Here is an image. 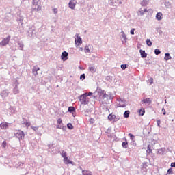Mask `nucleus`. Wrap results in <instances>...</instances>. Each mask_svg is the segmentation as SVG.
Instances as JSON below:
<instances>
[{"label": "nucleus", "mask_w": 175, "mask_h": 175, "mask_svg": "<svg viewBox=\"0 0 175 175\" xmlns=\"http://www.w3.org/2000/svg\"><path fill=\"white\" fill-rule=\"evenodd\" d=\"M33 12H39L42 10V6H40V0H33Z\"/></svg>", "instance_id": "1"}, {"label": "nucleus", "mask_w": 175, "mask_h": 175, "mask_svg": "<svg viewBox=\"0 0 175 175\" xmlns=\"http://www.w3.org/2000/svg\"><path fill=\"white\" fill-rule=\"evenodd\" d=\"M79 101L82 105H88V98H87V93L81 95L79 97Z\"/></svg>", "instance_id": "2"}, {"label": "nucleus", "mask_w": 175, "mask_h": 175, "mask_svg": "<svg viewBox=\"0 0 175 175\" xmlns=\"http://www.w3.org/2000/svg\"><path fill=\"white\" fill-rule=\"evenodd\" d=\"M100 98L103 99L104 100H109V99H113V97L111 96V93L106 94L105 92H102L100 94Z\"/></svg>", "instance_id": "3"}, {"label": "nucleus", "mask_w": 175, "mask_h": 175, "mask_svg": "<svg viewBox=\"0 0 175 175\" xmlns=\"http://www.w3.org/2000/svg\"><path fill=\"white\" fill-rule=\"evenodd\" d=\"M15 136L18 139L19 142H21V140H24V137H25V133H24V131L18 130L15 133Z\"/></svg>", "instance_id": "4"}, {"label": "nucleus", "mask_w": 175, "mask_h": 175, "mask_svg": "<svg viewBox=\"0 0 175 175\" xmlns=\"http://www.w3.org/2000/svg\"><path fill=\"white\" fill-rule=\"evenodd\" d=\"M29 33L31 38H35V36L39 35V33L36 31V28L35 27H31V28L29 29Z\"/></svg>", "instance_id": "5"}, {"label": "nucleus", "mask_w": 175, "mask_h": 175, "mask_svg": "<svg viewBox=\"0 0 175 175\" xmlns=\"http://www.w3.org/2000/svg\"><path fill=\"white\" fill-rule=\"evenodd\" d=\"M9 42H10V36L3 38V40L0 42V44H1V47H5V46L9 44Z\"/></svg>", "instance_id": "6"}, {"label": "nucleus", "mask_w": 175, "mask_h": 175, "mask_svg": "<svg viewBox=\"0 0 175 175\" xmlns=\"http://www.w3.org/2000/svg\"><path fill=\"white\" fill-rule=\"evenodd\" d=\"M75 44L77 46H80V44H83V40L79 36V33L75 34Z\"/></svg>", "instance_id": "7"}, {"label": "nucleus", "mask_w": 175, "mask_h": 175, "mask_svg": "<svg viewBox=\"0 0 175 175\" xmlns=\"http://www.w3.org/2000/svg\"><path fill=\"white\" fill-rule=\"evenodd\" d=\"M120 36L122 38V44H125V43H126V41L128 40V38H126V34H125V32H124V31L122 30L120 33Z\"/></svg>", "instance_id": "8"}, {"label": "nucleus", "mask_w": 175, "mask_h": 175, "mask_svg": "<svg viewBox=\"0 0 175 175\" xmlns=\"http://www.w3.org/2000/svg\"><path fill=\"white\" fill-rule=\"evenodd\" d=\"M118 107H125L126 106V100L124 98L118 100Z\"/></svg>", "instance_id": "9"}, {"label": "nucleus", "mask_w": 175, "mask_h": 175, "mask_svg": "<svg viewBox=\"0 0 175 175\" xmlns=\"http://www.w3.org/2000/svg\"><path fill=\"white\" fill-rule=\"evenodd\" d=\"M63 162L65 165H75V163L68 158V156L63 159Z\"/></svg>", "instance_id": "10"}, {"label": "nucleus", "mask_w": 175, "mask_h": 175, "mask_svg": "<svg viewBox=\"0 0 175 175\" xmlns=\"http://www.w3.org/2000/svg\"><path fill=\"white\" fill-rule=\"evenodd\" d=\"M77 3V1L76 0H71L69 3L68 6L70 9H75L76 8V4Z\"/></svg>", "instance_id": "11"}, {"label": "nucleus", "mask_w": 175, "mask_h": 175, "mask_svg": "<svg viewBox=\"0 0 175 175\" xmlns=\"http://www.w3.org/2000/svg\"><path fill=\"white\" fill-rule=\"evenodd\" d=\"M108 120L109 121H118L120 118H116V115H113L112 113H111L108 116Z\"/></svg>", "instance_id": "12"}, {"label": "nucleus", "mask_w": 175, "mask_h": 175, "mask_svg": "<svg viewBox=\"0 0 175 175\" xmlns=\"http://www.w3.org/2000/svg\"><path fill=\"white\" fill-rule=\"evenodd\" d=\"M18 81H16L15 87L13 89V92L14 95H16V94H18L20 92V90H18Z\"/></svg>", "instance_id": "13"}, {"label": "nucleus", "mask_w": 175, "mask_h": 175, "mask_svg": "<svg viewBox=\"0 0 175 175\" xmlns=\"http://www.w3.org/2000/svg\"><path fill=\"white\" fill-rule=\"evenodd\" d=\"M68 53L66 51L62 53L61 59L62 61H68Z\"/></svg>", "instance_id": "14"}, {"label": "nucleus", "mask_w": 175, "mask_h": 175, "mask_svg": "<svg viewBox=\"0 0 175 175\" xmlns=\"http://www.w3.org/2000/svg\"><path fill=\"white\" fill-rule=\"evenodd\" d=\"M63 125L64 124H62V119L59 118L57 120V129H63L64 128Z\"/></svg>", "instance_id": "15"}, {"label": "nucleus", "mask_w": 175, "mask_h": 175, "mask_svg": "<svg viewBox=\"0 0 175 175\" xmlns=\"http://www.w3.org/2000/svg\"><path fill=\"white\" fill-rule=\"evenodd\" d=\"M40 70V68L38 66H34L32 69V73L34 76L38 75V71Z\"/></svg>", "instance_id": "16"}, {"label": "nucleus", "mask_w": 175, "mask_h": 175, "mask_svg": "<svg viewBox=\"0 0 175 175\" xmlns=\"http://www.w3.org/2000/svg\"><path fill=\"white\" fill-rule=\"evenodd\" d=\"M1 129H8L9 128V123L4 122L0 124Z\"/></svg>", "instance_id": "17"}, {"label": "nucleus", "mask_w": 175, "mask_h": 175, "mask_svg": "<svg viewBox=\"0 0 175 175\" xmlns=\"http://www.w3.org/2000/svg\"><path fill=\"white\" fill-rule=\"evenodd\" d=\"M148 10L146 8H144V10H142V8H140L137 12L138 16H144V13L147 12Z\"/></svg>", "instance_id": "18"}, {"label": "nucleus", "mask_w": 175, "mask_h": 175, "mask_svg": "<svg viewBox=\"0 0 175 175\" xmlns=\"http://www.w3.org/2000/svg\"><path fill=\"white\" fill-rule=\"evenodd\" d=\"M108 3L110 6H117L118 5L117 0H109Z\"/></svg>", "instance_id": "19"}, {"label": "nucleus", "mask_w": 175, "mask_h": 175, "mask_svg": "<svg viewBox=\"0 0 175 175\" xmlns=\"http://www.w3.org/2000/svg\"><path fill=\"white\" fill-rule=\"evenodd\" d=\"M1 96L3 98H6V96H9V90H3V92H1Z\"/></svg>", "instance_id": "20"}, {"label": "nucleus", "mask_w": 175, "mask_h": 175, "mask_svg": "<svg viewBox=\"0 0 175 175\" xmlns=\"http://www.w3.org/2000/svg\"><path fill=\"white\" fill-rule=\"evenodd\" d=\"M139 53L142 58H147V53H146V51L141 49L139 50Z\"/></svg>", "instance_id": "21"}, {"label": "nucleus", "mask_w": 175, "mask_h": 175, "mask_svg": "<svg viewBox=\"0 0 175 175\" xmlns=\"http://www.w3.org/2000/svg\"><path fill=\"white\" fill-rule=\"evenodd\" d=\"M88 70L90 71L91 73H95V72H96V68H95V66H90Z\"/></svg>", "instance_id": "22"}, {"label": "nucleus", "mask_w": 175, "mask_h": 175, "mask_svg": "<svg viewBox=\"0 0 175 175\" xmlns=\"http://www.w3.org/2000/svg\"><path fill=\"white\" fill-rule=\"evenodd\" d=\"M18 50H24V44L20 41L18 42Z\"/></svg>", "instance_id": "23"}, {"label": "nucleus", "mask_w": 175, "mask_h": 175, "mask_svg": "<svg viewBox=\"0 0 175 175\" xmlns=\"http://www.w3.org/2000/svg\"><path fill=\"white\" fill-rule=\"evenodd\" d=\"M164 59L165 61H169V59H172V56H170V53H165Z\"/></svg>", "instance_id": "24"}, {"label": "nucleus", "mask_w": 175, "mask_h": 175, "mask_svg": "<svg viewBox=\"0 0 175 175\" xmlns=\"http://www.w3.org/2000/svg\"><path fill=\"white\" fill-rule=\"evenodd\" d=\"M156 18L158 21H161L162 20V12H158L156 15Z\"/></svg>", "instance_id": "25"}, {"label": "nucleus", "mask_w": 175, "mask_h": 175, "mask_svg": "<svg viewBox=\"0 0 175 175\" xmlns=\"http://www.w3.org/2000/svg\"><path fill=\"white\" fill-rule=\"evenodd\" d=\"M82 175H92V172L88 170H82Z\"/></svg>", "instance_id": "26"}, {"label": "nucleus", "mask_w": 175, "mask_h": 175, "mask_svg": "<svg viewBox=\"0 0 175 175\" xmlns=\"http://www.w3.org/2000/svg\"><path fill=\"white\" fill-rule=\"evenodd\" d=\"M68 111L69 113H75L76 112V109H75L74 107H69L68 109Z\"/></svg>", "instance_id": "27"}, {"label": "nucleus", "mask_w": 175, "mask_h": 175, "mask_svg": "<svg viewBox=\"0 0 175 175\" xmlns=\"http://www.w3.org/2000/svg\"><path fill=\"white\" fill-rule=\"evenodd\" d=\"M22 125H24L25 126H29L31 125V123H29L28 121L24 120L22 122Z\"/></svg>", "instance_id": "28"}, {"label": "nucleus", "mask_w": 175, "mask_h": 175, "mask_svg": "<svg viewBox=\"0 0 175 175\" xmlns=\"http://www.w3.org/2000/svg\"><path fill=\"white\" fill-rule=\"evenodd\" d=\"M60 155L62 157L63 159L68 157V154H66V152H65V150H62L60 152Z\"/></svg>", "instance_id": "29"}, {"label": "nucleus", "mask_w": 175, "mask_h": 175, "mask_svg": "<svg viewBox=\"0 0 175 175\" xmlns=\"http://www.w3.org/2000/svg\"><path fill=\"white\" fill-rule=\"evenodd\" d=\"M143 103H148V105H150L151 103V100L150 99V98H146L143 100Z\"/></svg>", "instance_id": "30"}, {"label": "nucleus", "mask_w": 175, "mask_h": 175, "mask_svg": "<svg viewBox=\"0 0 175 175\" xmlns=\"http://www.w3.org/2000/svg\"><path fill=\"white\" fill-rule=\"evenodd\" d=\"M122 147H123V148H128V141H125V142H123L122 143Z\"/></svg>", "instance_id": "31"}, {"label": "nucleus", "mask_w": 175, "mask_h": 175, "mask_svg": "<svg viewBox=\"0 0 175 175\" xmlns=\"http://www.w3.org/2000/svg\"><path fill=\"white\" fill-rule=\"evenodd\" d=\"M84 52L85 53H91V50H90V46L88 45H86L84 48Z\"/></svg>", "instance_id": "32"}, {"label": "nucleus", "mask_w": 175, "mask_h": 175, "mask_svg": "<svg viewBox=\"0 0 175 175\" xmlns=\"http://www.w3.org/2000/svg\"><path fill=\"white\" fill-rule=\"evenodd\" d=\"M141 5H142V6H147V5H148V0H143L141 2Z\"/></svg>", "instance_id": "33"}, {"label": "nucleus", "mask_w": 175, "mask_h": 175, "mask_svg": "<svg viewBox=\"0 0 175 175\" xmlns=\"http://www.w3.org/2000/svg\"><path fill=\"white\" fill-rule=\"evenodd\" d=\"M10 111L11 114H15L16 108H14V107H10Z\"/></svg>", "instance_id": "34"}, {"label": "nucleus", "mask_w": 175, "mask_h": 175, "mask_svg": "<svg viewBox=\"0 0 175 175\" xmlns=\"http://www.w3.org/2000/svg\"><path fill=\"white\" fill-rule=\"evenodd\" d=\"M129 114H131V112L129 111H125V112L124 113V118H128L129 117Z\"/></svg>", "instance_id": "35"}, {"label": "nucleus", "mask_w": 175, "mask_h": 175, "mask_svg": "<svg viewBox=\"0 0 175 175\" xmlns=\"http://www.w3.org/2000/svg\"><path fill=\"white\" fill-rule=\"evenodd\" d=\"M144 113H146V111L144 110V109H142L139 110V116H144Z\"/></svg>", "instance_id": "36"}, {"label": "nucleus", "mask_w": 175, "mask_h": 175, "mask_svg": "<svg viewBox=\"0 0 175 175\" xmlns=\"http://www.w3.org/2000/svg\"><path fill=\"white\" fill-rule=\"evenodd\" d=\"M146 44L148 46H149V47H151V46H152V42H151V40H150V39L146 40Z\"/></svg>", "instance_id": "37"}, {"label": "nucleus", "mask_w": 175, "mask_h": 175, "mask_svg": "<svg viewBox=\"0 0 175 175\" xmlns=\"http://www.w3.org/2000/svg\"><path fill=\"white\" fill-rule=\"evenodd\" d=\"M148 154H151L152 152V150H151V147H150V145L148 146V150H146Z\"/></svg>", "instance_id": "38"}, {"label": "nucleus", "mask_w": 175, "mask_h": 175, "mask_svg": "<svg viewBox=\"0 0 175 175\" xmlns=\"http://www.w3.org/2000/svg\"><path fill=\"white\" fill-rule=\"evenodd\" d=\"M16 167H21V168H23V167H24V163H18L17 165H16Z\"/></svg>", "instance_id": "39"}, {"label": "nucleus", "mask_w": 175, "mask_h": 175, "mask_svg": "<svg viewBox=\"0 0 175 175\" xmlns=\"http://www.w3.org/2000/svg\"><path fill=\"white\" fill-rule=\"evenodd\" d=\"M129 136L131 140H135V135H133V134L129 133Z\"/></svg>", "instance_id": "40"}, {"label": "nucleus", "mask_w": 175, "mask_h": 175, "mask_svg": "<svg viewBox=\"0 0 175 175\" xmlns=\"http://www.w3.org/2000/svg\"><path fill=\"white\" fill-rule=\"evenodd\" d=\"M154 54H156V55H159V54H161V51L159 49H155Z\"/></svg>", "instance_id": "41"}, {"label": "nucleus", "mask_w": 175, "mask_h": 175, "mask_svg": "<svg viewBox=\"0 0 175 175\" xmlns=\"http://www.w3.org/2000/svg\"><path fill=\"white\" fill-rule=\"evenodd\" d=\"M67 128H68V129H73V124H72L71 123H68L67 124Z\"/></svg>", "instance_id": "42"}, {"label": "nucleus", "mask_w": 175, "mask_h": 175, "mask_svg": "<svg viewBox=\"0 0 175 175\" xmlns=\"http://www.w3.org/2000/svg\"><path fill=\"white\" fill-rule=\"evenodd\" d=\"M148 83H149V85H151L152 84H153V83H154V79L150 78V79L148 80Z\"/></svg>", "instance_id": "43"}, {"label": "nucleus", "mask_w": 175, "mask_h": 175, "mask_svg": "<svg viewBox=\"0 0 175 175\" xmlns=\"http://www.w3.org/2000/svg\"><path fill=\"white\" fill-rule=\"evenodd\" d=\"M52 12H53L54 14H58V9L57 8H53L52 9Z\"/></svg>", "instance_id": "44"}, {"label": "nucleus", "mask_w": 175, "mask_h": 175, "mask_svg": "<svg viewBox=\"0 0 175 175\" xmlns=\"http://www.w3.org/2000/svg\"><path fill=\"white\" fill-rule=\"evenodd\" d=\"M120 66L122 70H125L126 69V64H122Z\"/></svg>", "instance_id": "45"}, {"label": "nucleus", "mask_w": 175, "mask_h": 175, "mask_svg": "<svg viewBox=\"0 0 175 175\" xmlns=\"http://www.w3.org/2000/svg\"><path fill=\"white\" fill-rule=\"evenodd\" d=\"M85 79V74H82L80 76V79L81 80H84Z\"/></svg>", "instance_id": "46"}, {"label": "nucleus", "mask_w": 175, "mask_h": 175, "mask_svg": "<svg viewBox=\"0 0 175 175\" xmlns=\"http://www.w3.org/2000/svg\"><path fill=\"white\" fill-rule=\"evenodd\" d=\"M167 173H168V174H173V170H172V168L168 169Z\"/></svg>", "instance_id": "47"}, {"label": "nucleus", "mask_w": 175, "mask_h": 175, "mask_svg": "<svg viewBox=\"0 0 175 175\" xmlns=\"http://www.w3.org/2000/svg\"><path fill=\"white\" fill-rule=\"evenodd\" d=\"M31 129H33V131H35V132H36V131H38V127H36V126H31Z\"/></svg>", "instance_id": "48"}, {"label": "nucleus", "mask_w": 175, "mask_h": 175, "mask_svg": "<svg viewBox=\"0 0 175 175\" xmlns=\"http://www.w3.org/2000/svg\"><path fill=\"white\" fill-rule=\"evenodd\" d=\"M130 33H131V35H135V29H132L131 30V31H130Z\"/></svg>", "instance_id": "49"}, {"label": "nucleus", "mask_w": 175, "mask_h": 175, "mask_svg": "<svg viewBox=\"0 0 175 175\" xmlns=\"http://www.w3.org/2000/svg\"><path fill=\"white\" fill-rule=\"evenodd\" d=\"M162 113H163V116H166V110H165V108L162 109Z\"/></svg>", "instance_id": "50"}, {"label": "nucleus", "mask_w": 175, "mask_h": 175, "mask_svg": "<svg viewBox=\"0 0 175 175\" xmlns=\"http://www.w3.org/2000/svg\"><path fill=\"white\" fill-rule=\"evenodd\" d=\"M157 126H159V128L161 126V120H157Z\"/></svg>", "instance_id": "51"}, {"label": "nucleus", "mask_w": 175, "mask_h": 175, "mask_svg": "<svg viewBox=\"0 0 175 175\" xmlns=\"http://www.w3.org/2000/svg\"><path fill=\"white\" fill-rule=\"evenodd\" d=\"M2 146L3 147H6V141H4L3 143H2Z\"/></svg>", "instance_id": "52"}, {"label": "nucleus", "mask_w": 175, "mask_h": 175, "mask_svg": "<svg viewBox=\"0 0 175 175\" xmlns=\"http://www.w3.org/2000/svg\"><path fill=\"white\" fill-rule=\"evenodd\" d=\"M171 167H175V162L171 163Z\"/></svg>", "instance_id": "53"}, {"label": "nucleus", "mask_w": 175, "mask_h": 175, "mask_svg": "<svg viewBox=\"0 0 175 175\" xmlns=\"http://www.w3.org/2000/svg\"><path fill=\"white\" fill-rule=\"evenodd\" d=\"M143 167H147V163H143Z\"/></svg>", "instance_id": "54"}, {"label": "nucleus", "mask_w": 175, "mask_h": 175, "mask_svg": "<svg viewBox=\"0 0 175 175\" xmlns=\"http://www.w3.org/2000/svg\"><path fill=\"white\" fill-rule=\"evenodd\" d=\"M91 95H92V92H89L87 94V96H91Z\"/></svg>", "instance_id": "55"}, {"label": "nucleus", "mask_w": 175, "mask_h": 175, "mask_svg": "<svg viewBox=\"0 0 175 175\" xmlns=\"http://www.w3.org/2000/svg\"><path fill=\"white\" fill-rule=\"evenodd\" d=\"M79 51H83V47L79 48Z\"/></svg>", "instance_id": "56"}, {"label": "nucleus", "mask_w": 175, "mask_h": 175, "mask_svg": "<svg viewBox=\"0 0 175 175\" xmlns=\"http://www.w3.org/2000/svg\"><path fill=\"white\" fill-rule=\"evenodd\" d=\"M119 3V5H122V1H120L119 3H118V4Z\"/></svg>", "instance_id": "57"}, {"label": "nucleus", "mask_w": 175, "mask_h": 175, "mask_svg": "<svg viewBox=\"0 0 175 175\" xmlns=\"http://www.w3.org/2000/svg\"><path fill=\"white\" fill-rule=\"evenodd\" d=\"M73 117H75V112L71 113Z\"/></svg>", "instance_id": "58"}, {"label": "nucleus", "mask_w": 175, "mask_h": 175, "mask_svg": "<svg viewBox=\"0 0 175 175\" xmlns=\"http://www.w3.org/2000/svg\"><path fill=\"white\" fill-rule=\"evenodd\" d=\"M165 103H167V101H166V100H165Z\"/></svg>", "instance_id": "59"}, {"label": "nucleus", "mask_w": 175, "mask_h": 175, "mask_svg": "<svg viewBox=\"0 0 175 175\" xmlns=\"http://www.w3.org/2000/svg\"><path fill=\"white\" fill-rule=\"evenodd\" d=\"M2 46V44H0V46Z\"/></svg>", "instance_id": "60"}]
</instances>
